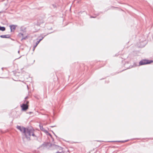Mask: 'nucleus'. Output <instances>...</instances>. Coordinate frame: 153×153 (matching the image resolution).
I'll return each mask as SVG.
<instances>
[{"label":"nucleus","mask_w":153,"mask_h":153,"mask_svg":"<svg viewBox=\"0 0 153 153\" xmlns=\"http://www.w3.org/2000/svg\"><path fill=\"white\" fill-rule=\"evenodd\" d=\"M56 127V126H51V127Z\"/></svg>","instance_id":"nucleus-18"},{"label":"nucleus","mask_w":153,"mask_h":153,"mask_svg":"<svg viewBox=\"0 0 153 153\" xmlns=\"http://www.w3.org/2000/svg\"><path fill=\"white\" fill-rule=\"evenodd\" d=\"M18 53H19V51H18Z\"/></svg>","instance_id":"nucleus-21"},{"label":"nucleus","mask_w":153,"mask_h":153,"mask_svg":"<svg viewBox=\"0 0 153 153\" xmlns=\"http://www.w3.org/2000/svg\"><path fill=\"white\" fill-rule=\"evenodd\" d=\"M1 69H2V70H3V68H1Z\"/></svg>","instance_id":"nucleus-23"},{"label":"nucleus","mask_w":153,"mask_h":153,"mask_svg":"<svg viewBox=\"0 0 153 153\" xmlns=\"http://www.w3.org/2000/svg\"><path fill=\"white\" fill-rule=\"evenodd\" d=\"M27 36H26L25 37H22V38L21 39V40H25L26 39V38H27Z\"/></svg>","instance_id":"nucleus-9"},{"label":"nucleus","mask_w":153,"mask_h":153,"mask_svg":"<svg viewBox=\"0 0 153 153\" xmlns=\"http://www.w3.org/2000/svg\"><path fill=\"white\" fill-rule=\"evenodd\" d=\"M18 36L20 37H23V34L22 33H19L18 34Z\"/></svg>","instance_id":"nucleus-8"},{"label":"nucleus","mask_w":153,"mask_h":153,"mask_svg":"<svg viewBox=\"0 0 153 153\" xmlns=\"http://www.w3.org/2000/svg\"><path fill=\"white\" fill-rule=\"evenodd\" d=\"M29 103V101H27L26 103V104H27V105H28V103Z\"/></svg>","instance_id":"nucleus-13"},{"label":"nucleus","mask_w":153,"mask_h":153,"mask_svg":"<svg viewBox=\"0 0 153 153\" xmlns=\"http://www.w3.org/2000/svg\"><path fill=\"white\" fill-rule=\"evenodd\" d=\"M39 126H40V129L42 130V129L43 128L42 126H41L40 125Z\"/></svg>","instance_id":"nucleus-11"},{"label":"nucleus","mask_w":153,"mask_h":153,"mask_svg":"<svg viewBox=\"0 0 153 153\" xmlns=\"http://www.w3.org/2000/svg\"><path fill=\"white\" fill-rule=\"evenodd\" d=\"M16 128L22 133L24 134L28 140H30V137L31 136L33 137H36V136L34 133V131L33 129H26L23 127H21L19 126H17Z\"/></svg>","instance_id":"nucleus-1"},{"label":"nucleus","mask_w":153,"mask_h":153,"mask_svg":"<svg viewBox=\"0 0 153 153\" xmlns=\"http://www.w3.org/2000/svg\"><path fill=\"white\" fill-rule=\"evenodd\" d=\"M39 41H37L36 42V45H37L39 44Z\"/></svg>","instance_id":"nucleus-10"},{"label":"nucleus","mask_w":153,"mask_h":153,"mask_svg":"<svg viewBox=\"0 0 153 153\" xmlns=\"http://www.w3.org/2000/svg\"><path fill=\"white\" fill-rule=\"evenodd\" d=\"M43 38H42V39H39V40L38 41H39V42H40L42 39Z\"/></svg>","instance_id":"nucleus-14"},{"label":"nucleus","mask_w":153,"mask_h":153,"mask_svg":"<svg viewBox=\"0 0 153 153\" xmlns=\"http://www.w3.org/2000/svg\"><path fill=\"white\" fill-rule=\"evenodd\" d=\"M129 141V140H122V141H108V142H121L123 143H125L126 142H127Z\"/></svg>","instance_id":"nucleus-6"},{"label":"nucleus","mask_w":153,"mask_h":153,"mask_svg":"<svg viewBox=\"0 0 153 153\" xmlns=\"http://www.w3.org/2000/svg\"><path fill=\"white\" fill-rule=\"evenodd\" d=\"M5 30V28L4 27H1L0 26V30L4 31Z\"/></svg>","instance_id":"nucleus-7"},{"label":"nucleus","mask_w":153,"mask_h":153,"mask_svg":"<svg viewBox=\"0 0 153 153\" xmlns=\"http://www.w3.org/2000/svg\"><path fill=\"white\" fill-rule=\"evenodd\" d=\"M143 43V42H140V43H141V44H142Z\"/></svg>","instance_id":"nucleus-20"},{"label":"nucleus","mask_w":153,"mask_h":153,"mask_svg":"<svg viewBox=\"0 0 153 153\" xmlns=\"http://www.w3.org/2000/svg\"><path fill=\"white\" fill-rule=\"evenodd\" d=\"M56 153H61L60 152H57Z\"/></svg>","instance_id":"nucleus-19"},{"label":"nucleus","mask_w":153,"mask_h":153,"mask_svg":"<svg viewBox=\"0 0 153 153\" xmlns=\"http://www.w3.org/2000/svg\"><path fill=\"white\" fill-rule=\"evenodd\" d=\"M27 87L28 88V86L27 85Z\"/></svg>","instance_id":"nucleus-26"},{"label":"nucleus","mask_w":153,"mask_h":153,"mask_svg":"<svg viewBox=\"0 0 153 153\" xmlns=\"http://www.w3.org/2000/svg\"><path fill=\"white\" fill-rule=\"evenodd\" d=\"M43 22H41L40 23H43Z\"/></svg>","instance_id":"nucleus-24"},{"label":"nucleus","mask_w":153,"mask_h":153,"mask_svg":"<svg viewBox=\"0 0 153 153\" xmlns=\"http://www.w3.org/2000/svg\"><path fill=\"white\" fill-rule=\"evenodd\" d=\"M27 97H25V99H27Z\"/></svg>","instance_id":"nucleus-22"},{"label":"nucleus","mask_w":153,"mask_h":153,"mask_svg":"<svg viewBox=\"0 0 153 153\" xmlns=\"http://www.w3.org/2000/svg\"><path fill=\"white\" fill-rule=\"evenodd\" d=\"M37 46V45H35L34 46V47L36 48Z\"/></svg>","instance_id":"nucleus-15"},{"label":"nucleus","mask_w":153,"mask_h":153,"mask_svg":"<svg viewBox=\"0 0 153 153\" xmlns=\"http://www.w3.org/2000/svg\"><path fill=\"white\" fill-rule=\"evenodd\" d=\"M35 48H36L34 47L33 46V51L34 50Z\"/></svg>","instance_id":"nucleus-16"},{"label":"nucleus","mask_w":153,"mask_h":153,"mask_svg":"<svg viewBox=\"0 0 153 153\" xmlns=\"http://www.w3.org/2000/svg\"><path fill=\"white\" fill-rule=\"evenodd\" d=\"M21 107L23 111H25L28 108V106L27 104L23 103L21 105Z\"/></svg>","instance_id":"nucleus-3"},{"label":"nucleus","mask_w":153,"mask_h":153,"mask_svg":"<svg viewBox=\"0 0 153 153\" xmlns=\"http://www.w3.org/2000/svg\"><path fill=\"white\" fill-rule=\"evenodd\" d=\"M35 48H36L34 47L33 46V51L34 50Z\"/></svg>","instance_id":"nucleus-17"},{"label":"nucleus","mask_w":153,"mask_h":153,"mask_svg":"<svg viewBox=\"0 0 153 153\" xmlns=\"http://www.w3.org/2000/svg\"><path fill=\"white\" fill-rule=\"evenodd\" d=\"M39 23V22H38V23Z\"/></svg>","instance_id":"nucleus-25"},{"label":"nucleus","mask_w":153,"mask_h":153,"mask_svg":"<svg viewBox=\"0 0 153 153\" xmlns=\"http://www.w3.org/2000/svg\"><path fill=\"white\" fill-rule=\"evenodd\" d=\"M0 37L1 38H9L10 36L9 35H1Z\"/></svg>","instance_id":"nucleus-5"},{"label":"nucleus","mask_w":153,"mask_h":153,"mask_svg":"<svg viewBox=\"0 0 153 153\" xmlns=\"http://www.w3.org/2000/svg\"><path fill=\"white\" fill-rule=\"evenodd\" d=\"M153 61L152 60L149 61L148 60L143 59L139 63V65H142L148 64H150Z\"/></svg>","instance_id":"nucleus-2"},{"label":"nucleus","mask_w":153,"mask_h":153,"mask_svg":"<svg viewBox=\"0 0 153 153\" xmlns=\"http://www.w3.org/2000/svg\"><path fill=\"white\" fill-rule=\"evenodd\" d=\"M17 27V25H10V29L11 30V31L12 32L14 30H15L16 29V27Z\"/></svg>","instance_id":"nucleus-4"},{"label":"nucleus","mask_w":153,"mask_h":153,"mask_svg":"<svg viewBox=\"0 0 153 153\" xmlns=\"http://www.w3.org/2000/svg\"><path fill=\"white\" fill-rule=\"evenodd\" d=\"M144 46H145V45H141V46H140V47H144Z\"/></svg>","instance_id":"nucleus-12"}]
</instances>
